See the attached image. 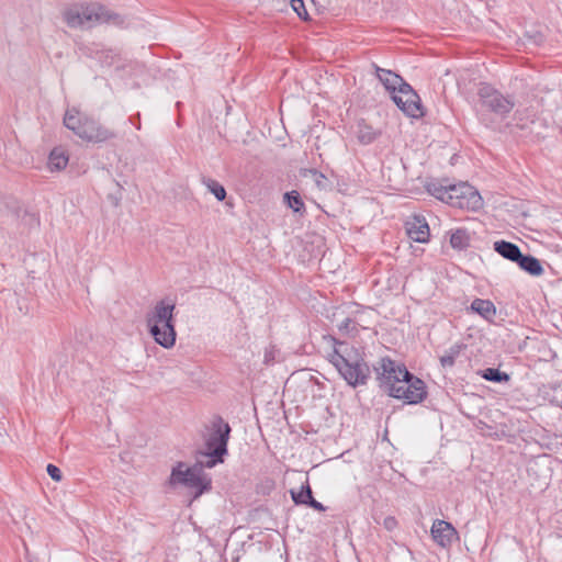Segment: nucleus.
<instances>
[{
	"label": "nucleus",
	"mask_w": 562,
	"mask_h": 562,
	"mask_svg": "<svg viewBox=\"0 0 562 562\" xmlns=\"http://www.w3.org/2000/svg\"><path fill=\"white\" fill-rule=\"evenodd\" d=\"M329 361L349 385L357 386L367 383L370 369L357 348L339 342L330 353Z\"/></svg>",
	"instance_id": "obj_1"
},
{
	"label": "nucleus",
	"mask_w": 562,
	"mask_h": 562,
	"mask_svg": "<svg viewBox=\"0 0 562 562\" xmlns=\"http://www.w3.org/2000/svg\"><path fill=\"white\" fill-rule=\"evenodd\" d=\"M63 20L70 29H91L103 23L123 24L124 20L117 13L108 10L99 3L76 4L63 11Z\"/></svg>",
	"instance_id": "obj_2"
},
{
	"label": "nucleus",
	"mask_w": 562,
	"mask_h": 562,
	"mask_svg": "<svg viewBox=\"0 0 562 562\" xmlns=\"http://www.w3.org/2000/svg\"><path fill=\"white\" fill-rule=\"evenodd\" d=\"M427 190L432 196L453 207L479 210L483 205L480 193L468 182L452 184L437 181L429 183Z\"/></svg>",
	"instance_id": "obj_3"
},
{
	"label": "nucleus",
	"mask_w": 562,
	"mask_h": 562,
	"mask_svg": "<svg viewBox=\"0 0 562 562\" xmlns=\"http://www.w3.org/2000/svg\"><path fill=\"white\" fill-rule=\"evenodd\" d=\"M64 124L71 130L78 137L88 143H104L116 136L110 128L103 126L98 121L81 113L76 108L68 109L64 116Z\"/></svg>",
	"instance_id": "obj_4"
},
{
	"label": "nucleus",
	"mask_w": 562,
	"mask_h": 562,
	"mask_svg": "<svg viewBox=\"0 0 562 562\" xmlns=\"http://www.w3.org/2000/svg\"><path fill=\"white\" fill-rule=\"evenodd\" d=\"M169 484L171 486L183 485L193 493L194 498H198L211 490L212 480L202 471L200 464L188 467L184 462H178L171 470Z\"/></svg>",
	"instance_id": "obj_5"
},
{
	"label": "nucleus",
	"mask_w": 562,
	"mask_h": 562,
	"mask_svg": "<svg viewBox=\"0 0 562 562\" xmlns=\"http://www.w3.org/2000/svg\"><path fill=\"white\" fill-rule=\"evenodd\" d=\"M479 104L482 111H488L505 117L515 106L512 98L504 95L490 85L482 83L477 90Z\"/></svg>",
	"instance_id": "obj_6"
},
{
	"label": "nucleus",
	"mask_w": 562,
	"mask_h": 562,
	"mask_svg": "<svg viewBox=\"0 0 562 562\" xmlns=\"http://www.w3.org/2000/svg\"><path fill=\"white\" fill-rule=\"evenodd\" d=\"M231 427L221 417L215 416L210 422L205 434L206 457H223L227 453V441Z\"/></svg>",
	"instance_id": "obj_7"
},
{
	"label": "nucleus",
	"mask_w": 562,
	"mask_h": 562,
	"mask_svg": "<svg viewBox=\"0 0 562 562\" xmlns=\"http://www.w3.org/2000/svg\"><path fill=\"white\" fill-rule=\"evenodd\" d=\"M426 387L424 381L411 374L400 378L394 386H391L390 396L404 400L407 404L420 403L426 397Z\"/></svg>",
	"instance_id": "obj_8"
},
{
	"label": "nucleus",
	"mask_w": 562,
	"mask_h": 562,
	"mask_svg": "<svg viewBox=\"0 0 562 562\" xmlns=\"http://www.w3.org/2000/svg\"><path fill=\"white\" fill-rule=\"evenodd\" d=\"M381 387L390 394L391 386H394L400 378L408 376L405 367L397 364L389 358H382L379 364L374 367Z\"/></svg>",
	"instance_id": "obj_9"
},
{
	"label": "nucleus",
	"mask_w": 562,
	"mask_h": 562,
	"mask_svg": "<svg viewBox=\"0 0 562 562\" xmlns=\"http://www.w3.org/2000/svg\"><path fill=\"white\" fill-rule=\"evenodd\" d=\"M392 99L406 115L415 119L424 115L420 98L407 82L402 85Z\"/></svg>",
	"instance_id": "obj_10"
},
{
	"label": "nucleus",
	"mask_w": 562,
	"mask_h": 562,
	"mask_svg": "<svg viewBox=\"0 0 562 562\" xmlns=\"http://www.w3.org/2000/svg\"><path fill=\"white\" fill-rule=\"evenodd\" d=\"M175 304L165 300L159 301L146 315V324L150 335H159L158 326L173 319Z\"/></svg>",
	"instance_id": "obj_11"
},
{
	"label": "nucleus",
	"mask_w": 562,
	"mask_h": 562,
	"mask_svg": "<svg viewBox=\"0 0 562 562\" xmlns=\"http://www.w3.org/2000/svg\"><path fill=\"white\" fill-rule=\"evenodd\" d=\"M406 233L411 239L417 243H427L429 239V226L422 215H412L406 221Z\"/></svg>",
	"instance_id": "obj_12"
},
{
	"label": "nucleus",
	"mask_w": 562,
	"mask_h": 562,
	"mask_svg": "<svg viewBox=\"0 0 562 562\" xmlns=\"http://www.w3.org/2000/svg\"><path fill=\"white\" fill-rule=\"evenodd\" d=\"M431 536L439 546L445 548L457 538V531L450 522L437 519L432 524Z\"/></svg>",
	"instance_id": "obj_13"
},
{
	"label": "nucleus",
	"mask_w": 562,
	"mask_h": 562,
	"mask_svg": "<svg viewBox=\"0 0 562 562\" xmlns=\"http://www.w3.org/2000/svg\"><path fill=\"white\" fill-rule=\"evenodd\" d=\"M375 69L376 77L379 78L380 82L384 86V88L394 95V93L397 92L400 88H402V85H405L406 82L403 80L402 77H400L397 74L381 68L376 65H373Z\"/></svg>",
	"instance_id": "obj_14"
},
{
	"label": "nucleus",
	"mask_w": 562,
	"mask_h": 562,
	"mask_svg": "<svg viewBox=\"0 0 562 562\" xmlns=\"http://www.w3.org/2000/svg\"><path fill=\"white\" fill-rule=\"evenodd\" d=\"M158 331L159 335H151L158 345L166 349L175 346L177 334L172 321L159 324Z\"/></svg>",
	"instance_id": "obj_15"
},
{
	"label": "nucleus",
	"mask_w": 562,
	"mask_h": 562,
	"mask_svg": "<svg viewBox=\"0 0 562 562\" xmlns=\"http://www.w3.org/2000/svg\"><path fill=\"white\" fill-rule=\"evenodd\" d=\"M494 250L499 254L503 258L508 259L513 262H518L519 258H521V251L516 244L506 241V240H497L494 243Z\"/></svg>",
	"instance_id": "obj_16"
},
{
	"label": "nucleus",
	"mask_w": 562,
	"mask_h": 562,
	"mask_svg": "<svg viewBox=\"0 0 562 562\" xmlns=\"http://www.w3.org/2000/svg\"><path fill=\"white\" fill-rule=\"evenodd\" d=\"M470 310L486 321H492L496 315V308L490 300L475 299L471 303Z\"/></svg>",
	"instance_id": "obj_17"
},
{
	"label": "nucleus",
	"mask_w": 562,
	"mask_h": 562,
	"mask_svg": "<svg viewBox=\"0 0 562 562\" xmlns=\"http://www.w3.org/2000/svg\"><path fill=\"white\" fill-rule=\"evenodd\" d=\"M69 157L66 154V150L57 147L54 148L48 157V168L50 171H59L66 168L68 164Z\"/></svg>",
	"instance_id": "obj_18"
},
{
	"label": "nucleus",
	"mask_w": 562,
	"mask_h": 562,
	"mask_svg": "<svg viewBox=\"0 0 562 562\" xmlns=\"http://www.w3.org/2000/svg\"><path fill=\"white\" fill-rule=\"evenodd\" d=\"M518 266L524 271L528 272L531 276L539 277L543 273V268L540 263V261L531 256V255H522L521 258L518 260Z\"/></svg>",
	"instance_id": "obj_19"
},
{
	"label": "nucleus",
	"mask_w": 562,
	"mask_h": 562,
	"mask_svg": "<svg viewBox=\"0 0 562 562\" xmlns=\"http://www.w3.org/2000/svg\"><path fill=\"white\" fill-rule=\"evenodd\" d=\"M380 135V133L374 130L372 126L360 122L358 124V131H357V138L358 140L363 144L368 145L371 144L376 139V137Z\"/></svg>",
	"instance_id": "obj_20"
},
{
	"label": "nucleus",
	"mask_w": 562,
	"mask_h": 562,
	"mask_svg": "<svg viewBox=\"0 0 562 562\" xmlns=\"http://www.w3.org/2000/svg\"><path fill=\"white\" fill-rule=\"evenodd\" d=\"M470 234L464 228H458L451 232L450 245L454 249H464L470 245Z\"/></svg>",
	"instance_id": "obj_21"
},
{
	"label": "nucleus",
	"mask_w": 562,
	"mask_h": 562,
	"mask_svg": "<svg viewBox=\"0 0 562 562\" xmlns=\"http://www.w3.org/2000/svg\"><path fill=\"white\" fill-rule=\"evenodd\" d=\"M462 346L459 344L452 345L445 353L440 357V363L443 368L453 367L456 359L461 352Z\"/></svg>",
	"instance_id": "obj_22"
},
{
	"label": "nucleus",
	"mask_w": 562,
	"mask_h": 562,
	"mask_svg": "<svg viewBox=\"0 0 562 562\" xmlns=\"http://www.w3.org/2000/svg\"><path fill=\"white\" fill-rule=\"evenodd\" d=\"M202 182L218 201H223L226 198L225 188L216 180L211 178H203Z\"/></svg>",
	"instance_id": "obj_23"
},
{
	"label": "nucleus",
	"mask_w": 562,
	"mask_h": 562,
	"mask_svg": "<svg viewBox=\"0 0 562 562\" xmlns=\"http://www.w3.org/2000/svg\"><path fill=\"white\" fill-rule=\"evenodd\" d=\"M291 496L295 504L307 505L310 498L312 497V490L308 483L302 485L299 492L292 490Z\"/></svg>",
	"instance_id": "obj_24"
},
{
	"label": "nucleus",
	"mask_w": 562,
	"mask_h": 562,
	"mask_svg": "<svg viewBox=\"0 0 562 562\" xmlns=\"http://www.w3.org/2000/svg\"><path fill=\"white\" fill-rule=\"evenodd\" d=\"M482 376L492 382H507L509 380V375L505 372L499 371L498 369L488 368L485 369L482 373Z\"/></svg>",
	"instance_id": "obj_25"
},
{
	"label": "nucleus",
	"mask_w": 562,
	"mask_h": 562,
	"mask_svg": "<svg viewBox=\"0 0 562 562\" xmlns=\"http://www.w3.org/2000/svg\"><path fill=\"white\" fill-rule=\"evenodd\" d=\"M284 199L286 200L288 206L294 212H300L304 207V203L296 191L285 193Z\"/></svg>",
	"instance_id": "obj_26"
},
{
	"label": "nucleus",
	"mask_w": 562,
	"mask_h": 562,
	"mask_svg": "<svg viewBox=\"0 0 562 562\" xmlns=\"http://www.w3.org/2000/svg\"><path fill=\"white\" fill-rule=\"evenodd\" d=\"M337 327L339 331L350 334L353 330H356V323L351 318L345 317L344 319L337 323Z\"/></svg>",
	"instance_id": "obj_27"
},
{
	"label": "nucleus",
	"mask_w": 562,
	"mask_h": 562,
	"mask_svg": "<svg viewBox=\"0 0 562 562\" xmlns=\"http://www.w3.org/2000/svg\"><path fill=\"white\" fill-rule=\"evenodd\" d=\"M203 458H205V460H199L195 464H200L202 467V471H204V468H213L215 467L217 463L220 462H223V457H210L207 458L206 457V453L203 454Z\"/></svg>",
	"instance_id": "obj_28"
},
{
	"label": "nucleus",
	"mask_w": 562,
	"mask_h": 562,
	"mask_svg": "<svg viewBox=\"0 0 562 562\" xmlns=\"http://www.w3.org/2000/svg\"><path fill=\"white\" fill-rule=\"evenodd\" d=\"M291 7L301 19H303V20L308 19V14L305 9V4H304L303 0H291Z\"/></svg>",
	"instance_id": "obj_29"
},
{
	"label": "nucleus",
	"mask_w": 562,
	"mask_h": 562,
	"mask_svg": "<svg viewBox=\"0 0 562 562\" xmlns=\"http://www.w3.org/2000/svg\"><path fill=\"white\" fill-rule=\"evenodd\" d=\"M46 470H47L48 475L52 477V480H54L56 482H59L61 480L63 475H61V471L59 470L58 467H56L54 464H48Z\"/></svg>",
	"instance_id": "obj_30"
},
{
	"label": "nucleus",
	"mask_w": 562,
	"mask_h": 562,
	"mask_svg": "<svg viewBox=\"0 0 562 562\" xmlns=\"http://www.w3.org/2000/svg\"><path fill=\"white\" fill-rule=\"evenodd\" d=\"M383 526L386 530L392 531L397 527V520L393 516H387L383 520Z\"/></svg>",
	"instance_id": "obj_31"
},
{
	"label": "nucleus",
	"mask_w": 562,
	"mask_h": 562,
	"mask_svg": "<svg viewBox=\"0 0 562 562\" xmlns=\"http://www.w3.org/2000/svg\"><path fill=\"white\" fill-rule=\"evenodd\" d=\"M307 505L318 512L325 510V507L319 502L315 501L313 496L310 498Z\"/></svg>",
	"instance_id": "obj_32"
},
{
	"label": "nucleus",
	"mask_w": 562,
	"mask_h": 562,
	"mask_svg": "<svg viewBox=\"0 0 562 562\" xmlns=\"http://www.w3.org/2000/svg\"><path fill=\"white\" fill-rule=\"evenodd\" d=\"M274 360V350L273 349H267L265 351L263 361L265 363L269 364Z\"/></svg>",
	"instance_id": "obj_33"
},
{
	"label": "nucleus",
	"mask_w": 562,
	"mask_h": 562,
	"mask_svg": "<svg viewBox=\"0 0 562 562\" xmlns=\"http://www.w3.org/2000/svg\"><path fill=\"white\" fill-rule=\"evenodd\" d=\"M314 176H316L317 184L321 186L322 181L325 180V177L322 173H318L317 171H314Z\"/></svg>",
	"instance_id": "obj_34"
},
{
	"label": "nucleus",
	"mask_w": 562,
	"mask_h": 562,
	"mask_svg": "<svg viewBox=\"0 0 562 562\" xmlns=\"http://www.w3.org/2000/svg\"><path fill=\"white\" fill-rule=\"evenodd\" d=\"M517 125H518L520 128H526V127H527V125H526L525 123H519V122H518V123H517Z\"/></svg>",
	"instance_id": "obj_35"
},
{
	"label": "nucleus",
	"mask_w": 562,
	"mask_h": 562,
	"mask_svg": "<svg viewBox=\"0 0 562 562\" xmlns=\"http://www.w3.org/2000/svg\"><path fill=\"white\" fill-rule=\"evenodd\" d=\"M338 314H344V312H342V311L340 312V311L338 310L336 313H334V316H337Z\"/></svg>",
	"instance_id": "obj_36"
}]
</instances>
